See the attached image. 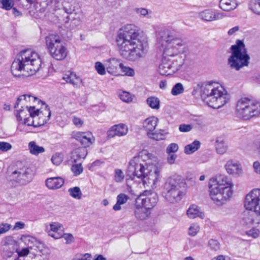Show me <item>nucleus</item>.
Listing matches in <instances>:
<instances>
[{"label": "nucleus", "instance_id": "41", "mask_svg": "<svg viewBox=\"0 0 260 260\" xmlns=\"http://www.w3.org/2000/svg\"><path fill=\"white\" fill-rule=\"evenodd\" d=\"M70 195L77 199H80L82 197V192L79 187L75 186L68 189Z\"/></svg>", "mask_w": 260, "mask_h": 260}, {"label": "nucleus", "instance_id": "28", "mask_svg": "<svg viewBox=\"0 0 260 260\" xmlns=\"http://www.w3.org/2000/svg\"><path fill=\"white\" fill-rule=\"evenodd\" d=\"M108 64L107 65V72L113 75L118 74L119 69H121L122 63L120 60L116 58H111L108 60Z\"/></svg>", "mask_w": 260, "mask_h": 260}, {"label": "nucleus", "instance_id": "15", "mask_svg": "<svg viewBox=\"0 0 260 260\" xmlns=\"http://www.w3.org/2000/svg\"><path fill=\"white\" fill-rule=\"evenodd\" d=\"M2 255L7 259L11 257L14 252H16L18 247V242L11 236H7L2 241Z\"/></svg>", "mask_w": 260, "mask_h": 260}, {"label": "nucleus", "instance_id": "37", "mask_svg": "<svg viewBox=\"0 0 260 260\" xmlns=\"http://www.w3.org/2000/svg\"><path fill=\"white\" fill-rule=\"evenodd\" d=\"M129 197L124 193H120L117 197L116 203L114 205L113 209L114 211H119L121 209V205L125 204L129 199Z\"/></svg>", "mask_w": 260, "mask_h": 260}, {"label": "nucleus", "instance_id": "48", "mask_svg": "<svg viewBox=\"0 0 260 260\" xmlns=\"http://www.w3.org/2000/svg\"><path fill=\"white\" fill-rule=\"evenodd\" d=\"M63 160L62 154L60 153H56L51 158L52 163L56 166L60 165Z\"/></svg>", "mask_w": 260, "mask_h": 260}, {"label": "nucleus", "instance_id": "27", "mask_svg": "<svg viewBox=\"0 0 260 260\" xmlns=\"http://www.w3.org/2000/svg\"><path fill=\"white\" fill-rule=\"evenodd\" d=\"M151 212L136 202L134 209V215L138 220L147 219L150 215Z\"/></svg>", "mask_w": 260, "mask_h": 260}, {"label": "nucleus", "instance_id": "16", "mask_svg": "<svg viewBox=\"0 0 260 260\" xmlns=\"http://www.w3.org/2000/svg\"><path fill=\"white\" fill-rule=\"evenodd\" d=\"M158 118L151 116L146 118L143 122V127L147 131V135L150 139L158 140V135L153 131L155 129L158 122Z\"/></svg>", "mask_w": 260, "mask_h": 260}, {"label": "nucleus", "instance_id": "45", "mask_svg": "<svg viewBox=\"0 0 260 260\" xmlns=\"http://www.w3.org/2000/svg\"><path fill=\"white\" fill-rule=\"evenodd\" d=\"M71 170L75 176H78L81 174L83 171V168L81 165V162H79L77 164L72 165Z\"/></svg>", "mask_w": 260, "mask_h": 260}, {"label": "nucleus", "instance_id": "58", "mask_svg": "<svg viewBox=\"0 0 260 260\" xmlns=\"http://www.w3.org/2000/svg\"><path fill=\"white\" fill-rule=\"evenodd\" d=\"M12 148V145L8 142H0V150L5 152L10 150Z\"/></svg>", "mask_w": 260, "mask_h": 260}, {"label": "nucleus", "instance_id": "8", "mask_svg": "<svg viewBox=\"0 0 260 260\" xmlns=\"http://www.w3.org/2000/svg\"><path fill=\"white\" fill-rule=\"evenodd\" d=\"M236 114L240 118L248 120L260 114V103L252 102L247 98L238 101L236 106Z\"/></svg>", "mask_w": 260, "mask_h": 260}, {"label": "nucleus", "instance_id": "60", "mask_svg": "<svg viewBox=\"0 0 260 260\" xmlns=\"http://www.w3.org/2000/svg\"><path fill=\"white\" fill-rule=\"evenodd\" d=\"M16 252L17 253L18 256L15 257L14 260H18L19 257L25 256L27 255L29 253V250L28 248H23L20 251H18V249H17Z\"/></svg>", "mask_w": 260, "mask_h": 260}, {"label": "nucleus", "instance_id": "5", "mask_svg": "<svg viewBox=\"0 0 260 260\" xmlns=\"http://www.w3.org/2000/svg\"><path fill=\"white\" fill-rule=\"evenodd\" d=\"M32 50L31 49L22 50L16 55L11 68V72L14 76L29 77L32 75Z\"/></svg>", "mask_w": 260, "mask_h": 260}, {"label": "nucleus", "instance_id": "62", "mask_svg": "<svg viewBox=\"0 0 260 260\" xmlns=\"http://www.w3.org/2000/svg\"><path fill=\"white\" fill-rule=\"evenodd\" d=\"M11 225L9 223L0 224V234L8 232L11 228Z\"/></svg>", "mask_w": 260, "mask_h": 260}, {"label": "nucleus", "instance_id": "34", "mask_svg": "<svg viewBox=\"0 0 260 260\" xmlns=\"http://www.w3.org/2000/svg\"><path fill=\"white\" fill-rule=\"evenodd\" d=\"M238 4L235 0H220L219 7L224 11H230L235 9Z\"/></svg>", "mask_w": 260, "mask_h": 260}, {"label": "nucleus", "instance_id": "12", "mask_svg": "<svg viewBox=\"0 0 260 260\" xmlns=\"http://www.w3.org/2000/svg\"><path fill=\"white\" fill-rule=\"evenodd\" d=\"M145 152H141L138 156H135L133 159L129 162L127 170V174L132 179H135L136 177L138 178L142 179V177H146L147 174L146 169L144 165L141 162L140 154H143Z\"/></svg>", "mask_w": 260, "mask_h": 260}, {"label": "nucleus", "instance_id": "44", "mask_svg": "<svg viewBox=\"0 0 260 260\" xmlns=\"http://www.w3.org/2000/svg\"><path fill=\"white\" fill-rule=\"evenodd\" d=\"M184 87L181 83H176L172 88L171 93L173 95H178L184 91Z\"/></svg>", "mask_w": 260, "mask_h": 260}, {"label": "nucleus", "instance_id": "3", "mask_svg": "<svg viewBox=\"0 0 260 260\" xmlns=\"http://www.w3.org/2000/svg\"><path fill=\"white\" fill-rule=\"evenodd\" d=\"M214 83V82L199 83L194 87L192 93L200 92L202 99L209 107L219 109L228 103L229 98L223 87H215Z\"/></svg>", "mask_w": 260, "mask_h": 260}, {"label": "nucleus", "instance_id": "64", "mask_svg": "<svg viewBox=\"0 0 260 260\" xmlns=\"http://www.w3.org/2000/svg\"><path fill=\"white\" fill-rule=\"evenodd\" d=\"M258 192L259 196H258L257 197V200L258 201H256V204L257 205H256V207H255L254 209V212L256 213V214L260 215V189L258 191Z\"/></svg>", "mask_w": 260, "mask_h": 260}, {"label": "nucleus", "instance_id": "20", "mask_svg": "<svg viewBox=\"0 0 260 260\" xmlns=\"http://www.w3.org/2000/svg\"><path fill=\"white\" fill-rule=\"evenodd\" d=\"M226 16V15L220 12H216L210 10H205L199 13V17L205 21H212L220 20Z\"/></svg>", "mask_w": 260, "mask_h": 260}, {"label": "nucleus", "instance_id": "26", "mask_svg": "<svg viewBox=\"0 0 260 260\" xmlns=\"http://www.w3.org/2000/svg\"><path fill=\"white\" fill-rule=\"evenodd\" d=\"M225 168L228 173L235 177H238L242 173L241 165L233 160H230L226 162Z\"/></svg>", "mask_w": 260, "mask_h": 260}, {"label": "nucleus", "instance_id": "53", "mask_svg": "<svg viewBox=\"0 0 260 260\" xmlns=\"http://www.w3.org/2000/svg\"><path fill=\"white\" fill-rule=\"evenodd\" d=\"M91 255L89 253L76 254L72 260H90Z\"/></svg>", "mask_w": 260, "mask_h": 260}, {"label": "nucleus", "instance_id": "32", "mask_svg": "<svg viewBox=\"0 0 260 260\" xmlns=\"http://www.w3.org/2000/svg\"><path fill=\"white\" fill-rule=\"evenodd\" d=\"M62 79L67 83H69L75 86H78L82 82L81 79L79 77H77L75 73L70 72L64 74Z\"/></svg>", "mask_w": 260, "mask_h": 260}, {"label": "nucleus", "instance_id": "17", "mask_svg": "<svg viewBox=\"0 0 260 260\" xmlns=\"http://www.w3.org/2000/svg\"><path fill=\"white\" fill-rule=\"evenodd\" d=\"M34 258L37 260H48L49 250L44 244L34 237Z\"/></svg>", "mask_w": 260, "mask_h": 260}, {"label": "nucleus", "instance_id": "35", "mask_svg": "<svg viewBox=\"0 0 260 260\" xmlns=\"http://www.w3.org/2000/svg\"><path fill=\"white\" fill-rule=\"evenodd\" d=\"M187 215L190 218L199 217L203 219L205 216L204 213L200 211L199 208L194 205H191L187 210Z\"/></svg>", "mask_w": 260, "mask_h": 260}, {"label": "nucleus", "instance_id": "52", "mask_svg": "<svg viewBox=\"0 0 260 260\" xmlns=\"http://www.w3.org/2000/svg\"><path fill=\"white\" fill-rule=\"evenodd\" d=\"M208 246L211 249L214 251H217L220 249V244L216 240L210 239L208 241Z\"/></svg>", "mask_w": 260, "mask_h": 260}, {"label": "nucleus", "instance_id": "6", "mask_svg": "<svg viewBox=\"0 0 260 260\" xmlns=\"http://www.w3.org/2000/svg\"><path fill=\"white\" fill-rule=\"evenodd\" d=\"M185 183L180 177L169 178L164 186L162 196L171 203L179 202L183 196Z\"/></svg>", "mask_w": 260, "mask_h": 260}, {"label": "nucleus", "instance_id": "1", "mask_svg": "<svg viewBox=\"0 0 260 260\" xmlns=\"http://www.w3.org/2000/svg\"><path fill=\"white\" fill-rule=\"evenodd\" d=\"M116 42L120 56L128 61L138 60L147 53V39L141 36L138 27L135 24H127L119 29Z\"/></svg>", "mask_w": 260, "mask_h": 260}, {"label": "nucleus", "instance_id": "18", "mask_svg": "<svg viewBox=\"0 0 260 260\" xmlns=\"http://www.w3.org/2000/svg\"><path fill=\"white\" fill-rule=\"evenodd\" d=\"M157 201L158 197L156 194H151L149 196L142 194L137 198L136 202L150 211L155 206Z\"/></svg>", "mask_w": 260, "mask_h": 260}, {"label": "nucleus", "instance_id": "4", "mask_svg": "<svg viewBox=\"0 0 260 260\" xmlns=\"http://www.w3.org/2000/svg\"><path fill=\"white\" fill-rule=\"evenodd\" d=\"M233 184L228 177L219 175L210 179L209 189L211 199L218 205L224 203L233 194Z\"/></svg>", "mask_w": 260, "mask_h": 260}, {"label": "nucleus", "instance_id": "49", "mask_svg": "<svg viewBox=\"0 0 260 260\" xmlns=\"http://www.w3.org/2000/svg\"><path fill=\"white\" fill-rule=\"evenodd\" d=\"M200 230V226L197 223L191 224L188 229V235L191 236H196Z\"/></svg>", "mask_w": 260, "mask_h": 260}, {"label": "nucleus", "instance_id": "47", "mask_svg": "<svg viewBox=\"0 0 260 260\" xmlns=\"http://www.w3.org/2000/svg\"><path fill=\"white\" fill-rule=\"evenodd\" d=\"M118 96L122 101L125 103H129L133 100L132 95L127 91H123L120 92Z\"/></svg>", "mask_w": 260, "mask_h": 260}, {"label": "nucleus", "instance_id": "57", "mask_svg": "<svg viewBox=\"0 0 260 260\" xmlns=\"http://www.w3.org/2000/svg\"><path fill=\"white\" fill-rule=\"evenodd\" d=\"M45 151L43 147L37 145L35 142H34V155H38L40 153H42Z\"/></svg>", "mask_w": 260, "mask_h": 260}, {"label": "nucleus", "instance_id": "24", "mask_svg": "<svg viewBox=\"0 0 260 260\" xmlns=\"http://www.w3.org/2000/svg\"><path fill=\"white\" fill-rule=\"evenodd\" d=\"M65 18L66 19H63L62 23H64L66 25L71 21L70 28V29H74L79 26L82 21V15L81 10L75 12L73 15L67 16Z\"/></svg>", "mask_w": 260, "mask_h": 260}, {"label": "nucleus", "instance_id": "25", "mask_svg": "<svg viewBox=\"0 0 260 260\" xmlns=\"http://www.w3.org/2000/svg\"><path fill=\"white\" fill-rule=\"evenodd\" d=\"M73 138L80 142L84 148L91 145L93 140L90 133L78 132L74 134Z\"/></svg>", "mask_w": 260, "mask_h": 260}, {"label": "nucleus", "instance_id": "2", "mask_svg": "<svg viewBox=\"0 0 260 260\" xmlns=\"http://www.w3.org/2000/svg\"><path fill=\"white\" fill-rule=\"evenodd\" d=\"M34 9L40 12L47 10L52 14V21L55 23H62L67 16L80 10L75 0H34Z\"/></svg>", "mask_w": 260, "mask_h": 260}, {"label": "nucleus", "instance_id": "9", "mask_svg": "<svg viewBox=\"0 0 260 260\" xmlns=\"http://www.w3.org/2000/svg\"><path fill=\"white\" fill-rule=\"evenodd\" d=\"M50 115L48 106L44 101L34 96V127L44 125Z\"/></svg>", "mask_w": 260, "mask_h": 260}, {"label": "nucleus", "instance_id": "63", "mask_svg": "<svg viewBox=\"0 0 260 260\" xmlns=\"http://www.w3.org/2000/svg\"><path fill=\"white\" fill-rule=\"evenodd\" d=\"M246 234L249 236L253 238H256L258 237L259 235V231L257 229H252L246 232Z\"/></svg>", "mask_w": 260, "mask_h": 260}, {"label": "nucleus", "instance_id": "10", "mask_svg": "<svg viewBox=\"0 0 260 260\" xmlns=\"http://www.w3.org/2000/svg\"><path fill=\"white\" fill-rule=\"evenodd\" d=\"M47 47L51 56L56 60H62L67 56V49L59 37L50 35L46 38Z\"/></svg>", "mask_w": 260, "mask_h": 260}, {"label": "nucleus", "instance_id": "33", "mask_svg": "<svg viewBox=\"0 0 260 260\" xmlns=\"http://www.w3.org/2000/svg\"><path fill=\"white\" fill-rule=\"evenodd\" d=\"M147 174H145L146 177H142V179H146L144 180L143 182H146L147 180L149 183H153L155 184L157 181L159 177V171L157 168H155L153 171L150 170L149 171L146 170Z\"/></svg>", "mask_w": 260, "mask_h": 260}, {"label": "nucleus", "instance_id": "56", "mask_svg": "<svg viewBox=\"0 0 260 260\" xmlns=\"http://www.w3.org/2000/svg\"><path fill=\"white\" fill-rule=\"evenodd\" d=\"M50 231L49 232L52 233L54 232H58L62 228V225L58 222H52L50 224Z\"/></svg>", "mask_w": 260, "mask_h": 260}, {"label": "nucleus", "instance_id": "29", "mask_svg": "<svg viewBox=\"0 0 260 260\" xmlns=\"http://www.w3.org/2000/svg\"><path fill=\"white\" fill-rule=\"evenodd\" d=\"M245 211L243 214L242 220L246 225L259 224L260 220L257 219V214L254 211Z\"/></svg>", "mask_w": 260, "mask_h": 260}, {"label": "nucleus", "instance_id": "7", "mask_svg": "<svg viewBox=\"0 0 260 260\" xmlns=\"http://www.w3.org/2000/svg\"><path fill=\"white\" fill-rule=\"evenodd\" d=\"M231 49L232 54L228 58V64L231 69L239 71L248 65L250 57L242 41L238 40L236 44L231 46Z\"/></svg>", "mask_w": 260, "mask_h": 260}, {"label": "nucleus", "instance_id": "19", "mask_svg": "<svg viewBox=\"0 0 260 260\" xmlns=\"http://www.w3.org/2000/svg\"><path fill=\"white\" fill-rule=\"evenodd\" d=\"M259 189L256 188L252 189L245 197L244 202V207L246 209L249 211H254L256 205L257 197L259 195L258 191Z\"/></svg>", "mask_w": 260, "mask_h": 260}, {"label": "nucleus", "instance_id": "51", "mask_svg": "<svg viewBox=\"0 0 260 260\" xmlns=\"http://www.w3.org/2000/svg\"><path fill=\"white\" fill-rule=\"evenodd\" d=\"M94 67L99 74L104 75L106 74L105 67L101 62H96Z\"/></svg>", "mask_w": 260, "mask_h": 260}, {"label": "nucleus", "instance_id": "40", "mask_svg": "<svg viewBox=\"0 0 260 260\" xmlns=\"http://www.w3.org/2000/svg\"><path fill=\"white\" fill-rule=\"evenodd\" d=\"M249 7L253 13L260 15V0H251L249 4Z\"/></svg>", "mask_w": 260, "mask_h": 260}, {"label": "nucleus", "instance_id": "21", "mask_svg": "<svg viewBox=\"0 0 260 260\" xmlns=\"http://www.w3.org/2000/svg\"><path fill=\"white\" fill-rule=\"evenodd\" d=\"M46 73L42 59L39 55L34 51V75L38 78H43L46 76Z\"/></svg>", "mask_w": 260, "mask_h": 260}, {"label": "nucleus", "instance_id": "43", "mask_svg": "<svg viewBox=\"0 0 260 260\" xmlns=\"http://www.w3.org/2000/svg\"><path fill=\"white\" fill-rule=\"evenodd\" d=\"M31 95L30 94H23L18 98L17 101L14 105V108L16 109L18 108V106L20 103H22V105H25L26 102L30 101V98Z\"/></svg>", "mask_w": 260, "mask_h": 260}, {"label": "nucleus", "instance_id": "46", "mask_svg": "<svg viewBox=\"0 0 260 260\" xmlns=\"http://www.w3.org/2000/svg\"><path fill=\"white\" fill-rule=\"evenodd\" d=\"M114 180L115 182L120 183L123 181L124 178V175L121 170L116 169L114 171Z\"/></svg>", "mask_w": 260, "mask_h": 260}, {"label": "nucleus", "instance_id": "22", "mask_svg": "<svg viewBox=\"0 0 260 260\" xmlns=\"http://www.w3.org/2000/svg\"><path fill=\"white\" fill-rule=\"evenodd\" d=\"M162 40L165 41L167 45L173 48L178 49L180 52L183 51V43L180 38H174L169 32L162 36Z\"/></svg>", "mask_w": 260, "mask_h": 260}, {"label": "nucleus", "instance_id": "38", "mask_svg": "<svg viewBox=\"0 0 260 260\" xmlns=\"http://www.w3.org/2000/svg\"><path fill=\"white\" fill-rule=\"evenodd\" d=\"M201 143L199 141L195 140L191 144L186 145L184 147V153L191 154L197 151L200 147Z\"/></svg>", "mask_w": 260, "mask_h": 260}, {"label": "nucleus", "instance_id": "42", "mask_svg": "<svg viewBox=\"0 0 260 260\" xmlns=\"http://www.w3.org/2000/svg\"><path fill=\"white\" fill-rule=\"evenodd\" d=\"M216 149L218 154H224L227 150V146L222 140H217L216 141Z\"/></svg>", "mask_w": 260, "mask_h": 260}, {"label": "nucleus", "instance_id": "14", "mask_svg": "<svg viewBox=\"0 0 260 260\" xmlns=\"http://www.w3.org/2000/svg\"><path fill=\"white\" fill-rule=\"evenodd\" d=\"M27 115L32 117V107L30 106H21V109L18 110L16 113V116L19 121H21L23 119V122L21 125L22 126L23 131L29 133L31 132L32 127V120L29 119V118H25Z\"/></svg>", "mask_w": 260, "mask_h": 260}, {"label": "nucleus", "instance_id": "54", "mask_svg": "<svg viewBox=\"0 0 260 260\" xmlns=\"http://www.w3.org/2000/svg\"><path fill=\"white\" fill-rule=\"evenodd\" d=\"M121 70L125 75L133 76L135 75V71L132 68L125 67L123 64L121 67Z\"/></svg>", "mask_w": 260, "mask_h": 260}, {"label": "nucleus", "instance_id": "30", "mask_svg": "<svg viewBox=\"0 0 260 260\" xmlns=\"http://www.w3.org/2000/svg\"><path fill=\"white\" fill-rule=\"evenodd\" d=\"M63 184L64 180L61 177H52L46 180V185L50 189L59 188Z\"/></svg>", "mask_w": 260, "mask_h": 260}, {"label": "nucleus", "instance_id": "50", "mask_svg": "<svg viewBox=\"0 0 260 260\" xmlns=\"http://www.w3.org/2000/svg\"><path fill=\"white\" fill-rule=\"evenodd\" d=\"M0 4H2L1 8L6 10L11 9L14 5L13 3L11 0H1Z\"/></svg>", "mask_w": 260, "mask_h": 260}, {"label": "nucleus", "instance_id": "39", "mask_svg": "<svg viewBox=\"0 0 260 260\" xmlns=\"http://www.w3.org/2000/svg\"><path fill=\"white\" fill-rule=\"evenodd\" d=\"M147 104L152 109L157 110L159 108L160 101L155 96H150L146 100Z\"/></svg>", "mask_w": 260, "mask_h": 260}, {"label": "nucleus", "instance_id": "13", "mask_svg": "<svg viewBox=\"0 0 260 260\" xmlns=\"http://www.w3.org/2000/svg\"><path fill=\"white\" fill-rule=\"evenodd\" d=\"M31 170L30 169H20V170H15L11 172L10 169L7 172V179L10 182H16L24 184L25 182H29L31 179Z\"/></svg>", "mask_w": 260, "mask_h": 260}, {"label": "nucleus", "instance_id": "61", "mask_svg": "<svg viewBox=\"0 0 260 260\" xmlns=\"http://www.w3.org/2000/svg\"><path fill=\"white\" fill-rule=\"evenodd\" d=\"M192 129V126L190 124H181L179 125V129L181 132H188Z\"/></svg>", "mask_w": 260, "mask_h": 260}, {"label": "nucleus", "instance_id": "55", "mask_svg": "<svg viewBox=\"0 0 260 260\" xmlns=\"http://www.w3.org/2000/svg\"><path fill=\"white\" fill-rule=\"evenodd\" d=\"M179 147L176 143H171L167 148L166 151L168 154L175 153L178 150Z\"/></svg>", "mask_w": 260, "mask_h": 260}, {"label": "nucleus", "instance_id": "11", "mask_svg": "<svg viewBox=\"0 0 260 260\" xmlns=\"http://www.w3.org/2000/svg\"><path fill=\"white\" fill-rule=\"evenodd\" d=\"M183 63L184 60L181 56H176V58L171 57L170 58L162 57L158 71L161 75H171L178 71Z\"/></svg>", "mask_w": 260, "mask_h": 260}, {"label": "nucleus", "instance_id": "23", "mask_svg": "<svg viewBox=\"0 0 260 260\" xmlns=\"http://www.w3.org/2000/svg\"><path fill=\"white\" fill-rule=\"evenodd\" d=\"M127 126L123 123L114 125L110 127L107 132V137L112 138L115 136L121 137L128 133Z\"/></svg>", "mask_w": 260, "mask_h": 260}, {"label": "nucleus", "instance_id": "36", "mask_svg": "<svg viewBox=\"0 0 260 260\" xmlns=\"http://www.w3.org/2000/svg\"><path fill=\"white\" fill-rule=\"evenodd\" d=\"M180 52H181L178 49L173 48L167 44L164 50L162 57H166L168 58H176V56H180L178 55Z\"/></svg>", "mask_w": 260, "mask_h": 260}, {"label": "nucleus", "instance_id": "31", "mask_svg": "<svg viewBox=\"0 0 260 260\" xmlns=\"http://www.w3.org/2000/svg\"><path fill=\"white\" fill-rule=\"evenodd\" d=\"M87 150L84 147H79L72 153L71 160L72 162L77 163L80 159H84L87 155Z\"/></svg>", "mask_w": 260, "mask_h": 260}, {"label": "nucleus", "instance_id": "59", "mask_svg": "<svg viewBox=\"0 0 260 260\" xmlns=\"http://www.w3.org/2000/svg\"><path fill=\"white\" fill-rule=\"evenodd\" d=\"M62 238L66 241V243L67 244H71L74 241V238L72 234L69 233H64L62 235Z\"/></svg>", "mask_w": 260, "mask_h": 260}]
</instances>
